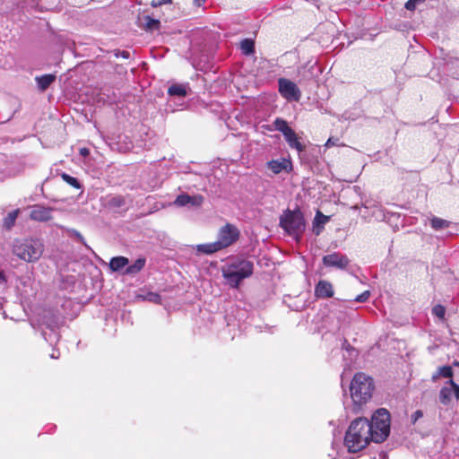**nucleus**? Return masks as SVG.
Listing matches in <instances>:
<instances>
[{
    "instance_id": "nucleus-1",
    "label": "nucleus",
    "mask_w": 459,
    "mask_h": 459,
    "mask_svg": "<svg viewBox=\"0 0 459 459\" xmlns=\"http://www.w3.org/2000/svg\"><path fill=\"white\" fill-rule=\"evenodd\" d=\"M368 427V420L364 417L357 418L351 422L344 437V445L350 453L359 452L373 442L370 428Z\"/></svg>"
},
{
    "instance_id": "nucleus-2",
    "label": "nucleus",
    "mask_w": 459,
    "mask_h": 459,
    "mask_svg": "<svg viewBox=\"0 0 459 459\" xmlns=\"http://www.w3.org/2000/svg\"><path fill=\"white\" fill-rule=\"evenodd\" d=\"M374 389L372 377L361 372L355 374L350 385L353 412H359L361 406L370 401Z\"/></svg>"
},
{
    "instance_id": "nucleus-3",
    "label": "nucleus",
    "mask_w": 459,
    "mask_h": 459,
    "mask_svg": "<svg viewBox=\"0 0 459 459\" xmlns=\"http://www.w3.org/2000/svg\"><path fill=\"white\" fill-rule=\"evenodd\" d=\"M254 264L243 257L230 260L221 269L226 282L234 289L239 287L241 281L253 274Z\"/></svg>"
},
{
    "instance_id": "nucleus-4",
    "label": "nucleus",
    "mask_w": 459,
    "mask_h": 459,
    "mask_svg": "<svg viewBox=\"0 0 459 459\" xmlns=\"http://www.w3.org/2000/svg\"><path fill=\"white\" fill-rule=\"evenodd\" d=\"M45 247L39 238H16L12 245V252L20 260L32 264L42 256Z\"/></svg>"
},
{
    "instance_id": "nucleus-5",
    "label": "nucleus",
    "mask_w": 459,
    "mask_h": 459,
    "mask_svg": "<svg viewBox=\"0 0 459 459\" xmlns=\"http://www.w3.org/2000/svg\"><path fill=\"white\" fill-rule=\"evenodd\" d=\"M391 416L389 411L385 408L377 409L368 420V428H370V437L373 442L380 444L384 442L390 434Z\"/></svg>"
},
{
    "instance_id": "nucleus-6",
    "label": "nucleus",
    "mask_w": 459,
    "mask_h": 459,
    "mask_svg": "<svg viewBox=\"0 0 459 459\" xmlns=\"http://www.w3.org/2000/svg\"><path fill=\"white\" fill-rule=\"evenodd\" d=\"M280 226L290 236L298 239L305 230V220L302 212L299 210H288L287 212L281 217Z\"/></svg>"
},
{
    "instance_id": "nucleus-7",
    "label": "nucleus",
    "mask_w": 459,
    "mask_h": 459,
    "mask_svg": "<svg viewBox=\"0 0 459 459\" xmlns=\"http://www.w3.org/2000/svg\"><path fill=\"white\" fill-rule=\"evenodd\" d=\"M61 323L59 316L52 311H48L43 315L41 318V325L49 330L50 333H48L45 330H42L41 335L49 344H53L58 341L59 333H57V330L60 327Z\"/></svg>"
},
{
    "instance_id": "nucleus-8",
    "label": "nucleus",
    "mask_w": 459,
    "mask_h": 459,
    "mask_svg": "<svg viewBox=\"0 0 459 459\" xmlns=\"http://www.w3.org/2000/svg\"><path fill=\"white\" fill-rule=\"evenodd\" d=\"M239 237L240 231L238 227L231 223H226L219 230L216 242L222 250L236 243Z\"/></svg>"
},
{
    "instance_id": "nucleus-9",
    "label": "nucleus",
    "mask_w": 459,
    "mask_h": 459,
    "mask_svg": "<svg viewBox=\"0 0 459 459\" xmlns=\"http://www.w3.org/2000/svg\"><path fill=\"white\" fill-rule=\"evenodd\" d=\"M278 87L280 94L287 100H299L301 92L298 86L290 80L280 78L278 80Z\"/></svg>"
},
{
    "instance_id": "nucleus-10",
    "label": "nucleus",
    "mask_w": 459,
    "mask_h": 459,
    "mask_svg": "<svg viewBox=\"0 0 459 459\" xmlns=\"http://www.w3.org/2000/svg\"><path fill=\"white\" fill-rule=\"evenodd\" d=\"M322 262L326 267L344 270L350 264L351 261L346 255L340 252H333L324 255Z\"/></svg>"
},
{
    "instance_id": "nucleus-11",
    "label": "nucleus",
    "mask_w": 459,
    "mask_h": 459,
    "mask_svg": "<svg viewBox=\"0 0 459 459\" xmlns=\"http://www.w3.org/2000/svg\"><path fill=\"white\" fill-rule=\"evenodd\" d=\"M204 200V198L201 195H189L187 194H181L177 196L174 201V204L178 207H200L203 204Z\"/></svg>"
},
{
    "instance_id": "nucleus-12",
    "label": "nucleus",
    "mask_w": 459,
    "mask_h": 459,
    "mask_svg": "<svg viewBox=\"0 0 459 459\" xmlns=\"http://www.w3.org/2000/svg\"><path fill=\"white\" fill-rule=\"evenodd\" d=\"M53 208L36 204L31 207L30 218L36 221H48L52 219Z\"/></svg>"
},
{
    "instance_id": "nucleus-13",
    "label": "nucleus",
    "mask_w": 459,
    "mask_h": 459,
    "mask_svg": "<svg viewBox=\"0 0 459 459\" xmlns=\"http://www.w3.org/2000/svg\"><path fill=\"white\" fill-rule=\"evenodd\" d=\"M265 166L275 175L280 174L282 171L289 173L292 169L290 160L285 158L269 160L266 162Z\"/></svg>"
},
{
    "instance_id": "nucleus-14",
    "label": "nucleus",
    "mask_w": 459,
    "mask_h": 459,
    "mask_svg": "<svg viewBox=\"0 0 459 459\" xmlns=\"http://www.w3.org/2000/svg\"><path fill=\"white\" fill-rule=\"evenodd\" d=\"M333 294V286L326 280H320L315 286V296L317 299L332 298Z\"/></svg>"
},
{
    "instance_id": "nucleus-15",
    "label": "nucleus",
    "mask_w": 459,
    "mask_h": 459,
    "mask_svg": "<svg viewBox=\"0 0 459 459\" xmlns=\"http://www.w3.org/2000/svg\"><path fill=\"white\" fill-rule=\"evenodd\" d=\"M318 69L316 67V63L311 64L308 62L305 65L301 66L298 70L299 76L301 80L310 81L317 76Z\"/></svg>"
},
{
    "instance_id": "nucleus-16",
    "label": "nucleus",
    "mask_w": 459,
    "mask_h": 459,
    "mask_svg": "<svg viewBox=\"0 0 459 459\" xmlns=\"http://www.w3.org/2000/svg\"><path fill=\"white\" fill-rule=\"evenodd\" d=\"M129 264V259L126 256L118 255L114 256L110 259L108 267L113 273H121L123 274V271Z\"/></svg>"
},
{
    "instance_id": "nucleus-17",
    "label": "nucleus",
    "mask_w": 459,
    "mask_h": 459,
    "mask_svg": "<svg viewBox=\"0 0 459 459\" xmlns=\"http://www.w3.org/2000/svg\"><path fill=\"white\" fill-rule=\"evenodd\" d=\"M145 264L146 259L144 257H139L132 264H128V265L123 271V274L134 276L144 268Z\"/></svg>"
},
{
    "instance_id": "nucleus-18",
    "label": "nucleus",
    "mask_w": 459,
    "mask_h": 459,
    "mask_svg": "<svg viewBox=\"0 0 459 459\" xmlns=\"http://www.w3.org/2000/svg\"><path fill=\"white\" fill-rule=\"evenodd\" d=\"M56 75L52 74L36 76L35 81L37 82L38 89L40 91H47L48 87L56 81Z\"/></svg>"
},
{
    "instance_id": "nucleus-19",
    "label": "nucleus",
    "mask_w": 459,
    "mask_h": 459,
    "mask_svg": "<svg viewBox=\"0 0 459 459\" xmlns=\"http://www.w3.org/2000/svg\"><path fill=\"white\" fill-rule=\"evenodd\" d=\"M284 139L291 149H295L299 152L305 151V146L299 141L294 130H291L290 133L284 135Z\"/></svg>"
},
{
    "instance_id": "nucleus-20",
    "label": "nucleus",
    "mask_w": 459,
    "mask_h": 459,
    "mask_svg": "<svg viewBox=\"0 0 459 459\" xmlns=\"http://www.w3.org/2000/svg\"><path fill=\"white\" fill-rule=\"evenodd\" d=\"M329 219H330L329 216L324 215L320 211L316 212L314 221H313V228H314L313 230L316 236H318L321 233L323 228H324V225L326 222H328Z\"/></svg>"
},
{
    "instance_id": "nucleus-21",
    "label": "nucleus",
    "mask_w": 459,
    "mask_h": 459,
    "mask_svg": "<svg viewBox=\"0 0 459 459\" xmlns=\"http://www.w3.org/2000/svg\"><path fill=\"white\" fill-rule=\"evenodd\" d=\"M20 214V209H15L7 213L3 219V228L6 230H11L15 225L16 220Z\"/></svg>"
},
{
    "instance_id": "nucleus-22",
    "label": "nucleus",
    "mask_w": 459,
    "mask_h": 459,
    "mask_svg": "<svg viewBox=\"0 0 459 459\" xmlns=\"http://www.w3.org/2000/svg\"><path fill=\"white\" fill-rule=\"evenodd\" d=\"M196 250L198 253H203L205 255H212V254L221 251V249L219 247V244H217V242L214 241L212 243L197 245Z\"/></svg>"
},
{
    "instance_id": "nucleus-23",
    "label": "nucleus",
    "mask_w": 459,
    "mask_h": 459,
    "mask_svg": "<svg viewBox=\"0 0 459 459\" xmlns=\"http://www.w3.org/2000/svg\"><path fill=\"white\" fill-rule=\"evenodd\" d=\"M137 298L144 301H149L153 304H160L161 297L158 292L141 290V293L137 295Z\"/></svg>"
},
{
    "instance_id": "nucleus-24",
    "label": "nucleus",
    "mask_w": 459,
    "mask_h": 459,
    "mask_svg": "<svg viewBox=\"0 0 459 459\" xmlns=\"http://www.w3.org/2000/svg\"><path fill=\"white\" fill-rule=\"evenodd\" d=\"M187 84L175 83L169 87L168 93L170 96L185 97L187 94Z\"/></svg>"
},
{
    "instance_id": "nucleus-25",
    "label": "nucleus",
    "mask_w": 459,
    "mask_h": 459,
    "mask_svg": "<svg viewBox=\"0 0 459 459\" xmlns=\"http://www.w3.org/2000/svg\"><path fill=\"white\" fill-rule=\"evenodd\" d=\"M454 371L451 366H442L437 368V371L433 374L432 380L435 382L439 377H445L452 379Z\"/></svg>"
},
{
    "instance_id": "nucleus-26",
    "label": "nucleus",
    "mask_w": 459,
    "mask_h": 459,
    "mask_svg": "<svg viewBox=\"0 0 459 459\" xmlns=\"http://www.w3.org/2000/svg\"><path fill=\"white\" fill-rule=\"evenodd\" d=\"M454 393V390L451 386H443L440 391H439V395H438V398H439V402L443 404V405H449L451 403V401H452V394Z\"/></svg>"
},
{
    "instance_id": "nucleus-27",
    "label": "nucleus",
    "mask_w": 459,
    "mask_h": 459,
    "mask_svg": "<svg viewBox=\"0 0 459 459\" xmlns=\"http://www.w3.org/2000/svg\"><path fill=\"white\" fill-rule=\"evenodd\" d=\"M430 226L435 230H441L446 229L450 226L451 222L449 221L433 216L429 219Z\"/></svg>"
},
{
    "instance_id": "nucleus-28",
    "label": "nucleus",
    "mask_w": 459,
    "mask_h": 459,
    "mask_svg": "<svg viewBox=\"0 0 459 459\" xmlns=\"http://www.w3.org/2000/svg\"><path fill=\"white\" fill-rule=\"evenodd\" d=\"M241 52L246 56L255 53V41L251 39H244L240 41Z\"/></svg>"
},
{
    "instance_id": "nucleus-29",
    "label": "nucleus",
    "mask_w": 459,
    "mask_h": 459,
    "mask_svg": "<svg viewBox=\"0 0 459 459\" xmlns=\"http://www.w3.org/2000/svg\"><path fill=\"white\" fill-rule=\"evenodd\" d=\"M273 126L275 130L281 132L283 134V136L290 133L291 130H293L290 126H289L287 121L281 117H277L274 120Z\"/></svg>"
},
{
    "instance_id": "nucleus-30",
    "label": "nucleus",
    "mask_w": 459,
    "mask_h": 459,
    "mask_svg": "<svg viewBox=\"0 0 459 459\" xmlns=\"http://www.w3.org/2000/svg\"><path fill=\"white\" fill-rule=\"evenodd\" d=\"M273 126L275 130L281 132L283 134V136L290 133L291 130H293L290 126H289L287 121L281 117H277L274 120Z\"/></svg>"
},
{
    "instance_id": "nucleus-31",
    "label": "nucleus",
    "mask_w": 459,
    "mask_h": 459,
    "mask_svg": "<svg viewBox=\"0 0 459 459\" xmlns=\"http://www.w3.org/2000/svg\"><path fill=\"white\" fill-rule=\"evenodd\" d=\"M60 176H61L62 179L65 182H66L68 185H70L71 186H73V187H74L76 189H82V185L81 184V182L76 178H74V177L68 175L65 172L61 173Z\"/></svg>"
},
{
    "instance_id": "nucleus-32",
    "label": "nucleus",
    "mask_w": 459,
    "mask_h": 459,
    "mask_svg": "<svg viewBox=\"0 0 459 459\" xmlns=\"http://www.w3.org/2000/svg\"><path fill=\"white\" fill-rule=\"evenodd\" d=\"M146 22H145V28L148 30H159L160 22L159 20L152 18L150 16L145 17Z\"/></svg>"
},
{
    "instance_id": "nucleus-33",
    "label": "nucleus",
    "mask_w": 459,
    "mask_h": 459,
    "mask_svg": "<svg viewBox=\"0 0 459 459\" xmlns=\"http://www.w3.org/2000/svg\"><path fill=\"white\" fill-rule=\"evenodd\" d=\"M68 234L71 238H75L76 241H78L79 243L86 246V242H85L83 236L78 230H76L74 229H71L68 230Z\"/></svg>"
},
{
    "instance_id": "nucleus-34",
    "label": "nucleus",
    "mask_w": 459,
    "mask_h": 459,
    "mask_svg": "<svg viewBox=\"0 0 459 459\" xmlns=\"http://www.w3.org/2000/svg\"><path fill=\"white\" fill-rule=\"evenodd\" d=\"M432 314L439 319H444L446 315V308L442 305H436L432 308Z\"/></svg>"
},
{
    "instance_id": "nucleus-35",
    "label": "nucleus",
    "mask_w": 459,
    "mask_h": 459,
    "mask_svg": "<svg viewBox=\"0 0 459 459\" xmlns=\"http://www.w3.org/2000/svg\"><path fill=\"white\" fill-rule=\"evenodd\" d=\"M369 296H370V291L369 290H365L361 294L358 295L355 298L354 301L359 302V303L366 302L368 299Z\"/></svg>"
},
{
    "instance_id": "nucleus-36",
    "label": "nucleus",
    "mask_w": 459,
    "mask_h": 459,
    "mask_svg": "<svg viewBox=\"0 0 459 459\" xmlns=\"http://www.w3.org/2000/svg\"><path fill=\"white\" fill-rule=\"evenodd\" d=\"M425 0H408L405 4V8L409 11H413L419 3L424 2Z\"/></svg>"
},
{
    "instance_id": "nucleus-37",
    "label": "nucleus",
    "mask_w": 459,
    "mask_h": 459,
    "mask_svg": "<svg viewBox=\"0 0 459 459\" xmlns=\"http://www.w3.org/2000/svg\"><path fill=\"white\" fill-rule=\"evenodd\" d=\"M446 384H448L453 388L455 398L459 400V385L456 384L453 379H449Z\"/></svg>"
},
{
    "instance_id": "nucleus-38",
    "label": "nucleus",
    "mask_w": 459,
    "mask_h": 459,
    "mask_svg": "<svg viewBox=\"0 0 459 459\" xmlns=\"http://www.w3.org/2000/svg\"><path fill=\"white\" fill-rule=\"evenodd\" d=\"M338 145H340V139L338 137H330L325 144L326 148Z\"/></svg>"
},
{
    "instance_id": "nucleus-39",
    "label": "nucleus",
    "mask_w": 459,
    "mask_h": 459,
    "mask_svg": "<svg viewBox=\"0 0 459 459\" xmlns=\"http://www.w3.org/2000/svg\"><path fill=\"white\" fill-rule=\"evenodd\" d=\"M111 204L115 206L120 207L124 204V199L121 196H116L111 199Z\"/></svg>"
},
{
    "instance_id": "nucleus-40",
    "label": "nucleus",
    "mask_w": 459,
    "mask_h": 459,
    "mask_svg": "<svg viewBox=\"0 0 459 459\" xmlns=\"http://www.w3.org/2000/svg\"><path fill=\"white\" fill-rule=\"evenodd\" d=\"M115 56L117 57L121 56V57H123L125 59H128L130 57V53L127 50H122V51L117 50V53L115 54Z\"/></svg>"
},
{
    "instance_id": "nucleus-41",
    "label": "nucleus",
    "mask_w": 459,
    "mask_h": 459,
    "mask_svg": "<svg viewBox=\"0 0 459 459\" xmlns=\"http://www.w3.org/2000/svg\"><path fill=\"white\" fill-rule=\"evenodd\" d=\"M169 0H152L151 5L152 7H158L165 4H169Z\"/></svg>"
},
{
    "instance_id": "nucleus-42",
    "label": "nucleus",
    "mask_w": 459,
    "mask_h": 459,
    "mask_svg": "<svg viewBox=\"0 0 459 459\" xmlns=\"http://www.w3.org/2000/svg\"><path fill=\"white\" fill-rule=\"evenodd\" d=\"M423 416V413L420 410H418L416 411L412 415H411V421L412 423H415L420 418H421Z\"/></svg>"
},
{
    "instance_id": "nucleus-43",
    "label": "nucleus",
    "mask_w": 459,
    "mask_h": 459,
    "mask_svg": "<svg viewBox=\"0 0 459 459\" xmlns=\"http://www.w3.org/2000/svg\"><path fill=\"white\" fill-rule=\"evenodd\" d=\"M6 283V277L4 272L0 269V285H4Z\"/></svg>"
},
{
    "instance_id": "nucleus-44",
    "label": "nucleus",
    "mask_w": 459,
    "mask_h": 459,
    "mask_svg": "<svg viewBox=\"0 0 459 459\" xmlns=\"http://www.w3.org/2000/svg\"><path fill=\"white\" fill-rule=\"evenodd\" d=\"M361 205L366 208V209H368L370 207H372L373 204H370V202H368V200H366L365 202H363L361 204Z\"/></svg>"
},
{
    "instance_id": "nucleus-45",
    "label": "nucleus",
    "mask_w": 459,
    "mask_h": 459,
    "mask_svg": "<svg viewBox=\"0 0 459 459\" xmlns=\"http://www.w3.org/2000/svg\"><path fill=\"white\" fill-rule=\"evenodd\" d=\"M206 0H194V4L196 6H201L203 4H204Z\"/></svg>"
},
{
    "instance_id": "nucleus-46",
    "label": "nucleus",
    "mask_w": 459,
    "mask_h": 459,
    "mask_svg": "<svg viewBox=\"0 0 459 459\" xmlns=\"http://www.w3.org/2000/svg\"><path fill=\"white\" fill-rule=\"evenodd\" d=\"M50 357L52 359H58L59 357V352H56V351H53V352L51 353Z\"/></svg>"
},
{
    "instance_id": "nucleus-47",
    "label": "nucleus",
    "mask_w": 459,
    "mask_h": 459,
    "mask_svg": "<svg viewBox=\"0 0 459 459\" xmlns=\"http://www.w3.org/2000/svg\"><path fill=\"white\" fill-rule=\"evenodd\" d=\"M89 153V151L87 149H82L81 150V154L82 155H87Z\"/></svg>"
},
{
    "instance_id": "nucleus-48",
    "label": "nucleus",
    "mask_w": 459,
    "mask_h": 459,
    "mask_svg": "<svg viewBox=\"0 0 459 459\" xmlns=\"http://www.w3.org/2000/svg\"><path fill=\"white\" fill-rule=\"evenodd\" d=\"M342 117H343L344 119H350V118H351V117L348 115V112H344V113L342 114Z\"/></svg>"
},
{
    "instance_id": "nucleus-49",
    "label": "nucleus",
    "mask_w": 459,
    "mask_h": 459,
    "mask_svg": "<svg viewBox=\"0 0 459 459\" xmlns=\"http://www.w3.org/2000/svg\"><path fill=\"white\" fill-rule=\"evenodd\" d=\"M454 364H455V366L459 367V362L455 361Z\"/></svg>"
},
{
    "instance_id": "nucleus-50",
    "label": "nucleus",
    "mask_w": 459,
    "mask_h": 459,
    "mask_svg": "<svg viewBox=\"0 0 459 459\" xmlns=\"http://www.w3.org/2000/svg\"><path fill=\"white\" fill-rule=\"evenodd\" d=\"M353 209H355V210L359 209V205H355V206L353 207Z\"/></svg>"
},
{
    "instance_id": "nucleus-51",
    "label": "nucleus",
    "mask_w": 459,
    "mask_h": 459,
    "mask_svg": "<svg viewBox=\"0 0 459 459\" xmlns=\"http://www.w3.org/2000/svg\"><path fill=\"white\" fill-rule=\"evenodd\" d=\"M169 2L170 3V2H171V0H169Z\"/></svg>"
}]
</instances>
